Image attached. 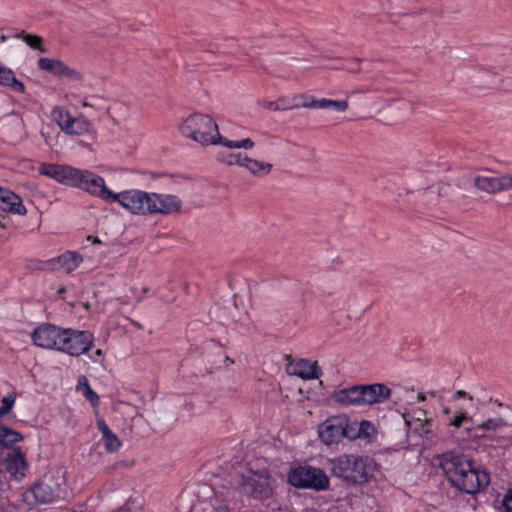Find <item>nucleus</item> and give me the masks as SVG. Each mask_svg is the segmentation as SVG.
I'll list each match as a JSON object with an SVG mask.
<instances>
[{"label": "nucleus", "instance_id": "obj_35", "mask_svg": "<svg viewBox=\"0 0 512 512\" xmlns=\"http://www.w3.org/2000/svg\"><path fill=\"white\" fill-rule=\"evenodd\" d=\"M23 435L12 428H7L5 434H2L0 444L6 448H13V445L23 440Z\"/></svg>", "mask_w": 512, "mask_h": 512}, {"label": "nucleus", "instance_id": "obj_37", "mask_svg": "<svg viewBox=\"0 0 512 512\" xmlns=\"http://www.w3.org/2000/svg\"><path fill=\"white\" fill-rule=\"evenodd\" d=\"M242 153H230L226 151H220L217 154V160L219 162L225 163L227 165H238L241 166V162L243 159Z\"/></svg>", "mask_w": 512, "mask_h": 512}, {"label": "nucleus", "instance_id": "obj_16", "mask_svg": "<svg viewBox=\"0 0 512 512\" xmlns=\"http://www.w3.org/2000/svg\"><path fill=\"white\" fill-rule=\"evenodd\" d=\"M362 406L381 404L390 399L391 389L383 383L362 384Z\"/></svg>", "mask_w": 512, "mask_h": 512}, {"label": "nucleus", "instance_id": "obj_50", "mask_svg": "<svg viewBox=\"0 0 512 512\" xmlns=\"http://www.w3.org/2000/svg\"><path fill=\"white\" fill-rule=\"evenodd\" d=\"M421 416L426 417V411H424V410H419V411H418V414H417V417H420V418H421Z\"/></svg>", "mask_w": 512, "mask_h": 512}, {"label": "nucleus", "instance_id": "obj_58", "mask_svg": "<svg viewBox=\"0 0 512 512\" xmlns=\"http://www.w3.org/2000/svg\"><path fill=\"white\" fill-rule=\"evenodd\" d=\"M226 361L230 362V363H233V360H231L229 357H226Z\"/></svg>", "mask_w": 512, "mask_h": 512}, {"label": "nucleus", "instance_id": "obj_6", "mask_svg": "<svg viewBox=\"0 0 512 512\" xmlns=\"http://www.w3.org/2000/svg\"><path fill=\"white\" fill-rule=\"evenodd\" d=\"M57 351L70 356H80L94 346V335L87 330L63 328Z\"/></svg>", "mask_w": 512, "mask_h": 512}, {"label": "nucleus", "instance_id": "obj_52", "mask_svg": "<svg viewBox=\"0 0 512 512\" xmlns=\"http://www.w3.org/2000/svg\"><path fill=\"white\" fill-rule=\"evenodd\" d=\"M7 38H8V37H7L6 35L2 34V35L0 36V41H1V42H5V41L7 40Z\"/></svg>", "mask_w": 512, "mask_h": 512}, {"label": "nucleus", "instance_id": "obj_53", "mask_svg": "<svg viewBox=\"0 0 512 512\" xmlns=\"http://www.w3.org/2000/svg\"><path fill=\"white\" fill-rule=\"evenodd\" d=\"M443 413L448 415L450 413V409L448 407L444 408Z\"/></svg>", "mask_w": 512, "mask_h": 512}, {"label": "nucleus", "instance_id": "obj_34", "mask_svg": "<svg viewBox=\"0 0 512 512\" xmlns=\"http://www.w3.org/2000/svg\"><path fill=\"white\" fill-rule=\"evenodd\" d=\"M217 140L220 141L219 144H221L227 148H230V149L244 148V149L248 150V149H251L254 147V142L250 138H245V139H242L239 141H233V140H228V139L222 137L221 135H218Z\"/></svg>", "mask_w": 512, "mask_h": 512}, {"label": "nucleus", "instance_id": "obj_38", "mask_svg": "<svg viewBox=\"0 0 512 512\" xmlns=\"http://www.w3.org/2000/svg\"><path fill=\"white\" fill-rule=\"evenodd\" d=\"M472 422L473 418L469 416L463 409H459L456 411V415L449 420L448 426L459 429L463 424Z\"/></svg>", "mask_w": 512, "mask_h": 512}, {"label": "nucleus", "instance_id": "obj_47", "mask_svg": "<svg viewBox=\"0 0 512 512\" xmlns=\"http://www.w3.org/2000/svg\"><path fill=\"white\" fill-rule=\"evenodd\" d=\"M160 177L166 178L169 181H173L175 176L174 175H168V174H161Z\"/></svg>", "mask_w": 512, "mask_h": 512}, {"label": "nucleus", "instance_id": "obj_1", "mask_svg": "<svg viewBox=\"0 0 512 512\" xmlns=\"http://www.w3.org/2000/svg\"><path fill=\"white\" fill-rule=\"evenodd\" d=\"M332 476L340 478L349 485H364L371 481L378 468L377 462L370 456L343 454L330 462Z\"/></svg>", "mask_w": 512, "mask_h": 512}, {"label": "nucleus", "instance_id": "obj_60", "mask_svg": "<svg viewBox=\"0 0 512 512\" xmlns=\"http://www.w3.org/2000/svg\"><path fill=\"white\" fill-rule=\"evenodd\" d=\"M485 432H486V431H478L477 433H478V434H484V435H485Z\"/></svg>", "mask_w": 512, "mask_h": 512}, {"label": "nucleus", "instance_id": "obj_9", "mask_svg": "<svg viewBox=\"0 0 512 512\" xmlns=\"http://www.w3.org/2000/svg\"><path fill=\"white\" fill-rule=\"evenodd\" d=\"M76 183L72 186L80 188L91 195L97 196L106 202L111 203L114 192L110 191L106 185L104 178L87 170H80L76 176Z\"/></svg>", "mask_w": 512, "mask_h": 512}, {"label": "nucleus", "instance_id": "obj_4", "mask_svg": "<svg viewBox=\"0 0 512 512\" xmlns=\"http://www.w3.org/2000/svg\"><path fill=\"white\" fill-rule=\"evenodd\" d=\"M287 482L297 489L325 491L329 489L330 480L324 470L311 465L291 467L287 474Z\"/></svg>", "mask_w": 512, "mask_h": 512}, {"label": "nucleus", "instance_id": "obj_56", "mask_svg": "<svg viewBox=\"0 0 512 512\" xmlns=\"http://www.w3.org/2000/svg\"><path fill=\"white\" fill-rule=\"evenodd\" d=\"M495 403H496L499 407H502V406H503V404H502V403H500V402H499V401H497V400L495 401Z\"/></svg>", "mask_w": 512, "mask_h": 512}, {"label": "nucleus", "instance_id": "obj_19", "mask_svg": "<svg viewBox=\"0 0 512 512\" xmlns=\"http://www.w3.org/2000/svg\"><path fill=\"white\" fill-rule=\"evenodd\" d=\"M0 209L3 212H10L18 215H25L27 213L21 197L2 186H0Z\"/></svg>", "mask_w": 512, "mask_h": 512}, {"label": "nucleus", "instance_id": "obj_5", "mask_svg": "<svg viewBox=\"0 0 512 512\" xmlns=\"http://www.w3.org/2000/svg\"><path fill=\"white\" fill-rule=\"evenodd\" d=\"M475 464L469 455L456 451H447L439 456V466L451 485L457 489L468 474L469 468H473Z\"/></svg>", "mask_w": 512, "mask_h": 512}, {"label": "nucleus", "instance_id": "obj_31", "mask_svg": "<svg viewBox=\"0 0 512 512\" xmlns=\"http://www.w3.org/2000/svg\"><path fill=\"white\" fill-rule=\"evenodd\" d=\"M37 64L40 70L49 72L50 74L59 77V72L62 69L64 62L58 59L42 57L38 59Z\"/></svg>", "mask_w": 512, "mask_h": 512}, {"label": "nucleus", "instance_id": "obj_59", "mask_svg": "<svg viewBox=\"0 0 512 512\" xmlns=\"http://www.w3.org/2000/svg\"><path fill=\"white\" fill-rule=\"evenodd\" d=\"M446 187H448V185H446ZM445 188V186H443L442 188H440L439 190V193L441 194V192L443 191V189Z\"/></svg>", "mask_w": 512, "mask_h": 512}, {"label": "nucleus", "instance_id": "obj_57", "mask_svg": "<svg viewBox=\"0 0 512 512\" xmlns=\"http://www.w3.org/2000/svg\"><path fill=\"white\" fill-rule=\"evenodd\" d=\"M495 403H496L499 407H502V406H503V404H502V403H500V402H499V401H497V400L495 401Z\"/></svg>", "mask_w": 512, "mask_h": 512}, {"label": "nucleus", "instance_id": "obj_13", "mask_svg": "<svg viewBox=\"0 0 512 512\" xmlns=\"http://www.w3.org/2000/svg\"><path fill=\"white\" fill-rule=\"evenodd\" d=\"M39 173L64 185L72 186L76 183L79 169L67 165L44 163L40 166Z\"/></svg>", "mask_w": 512, "mask_h": 512}, {"label": "nucleus", "instance_id": "obj_14", "mask_svg": "<svg viewBox=\"0 0 512 512\" xmlns=\"http://www.w3.org/2000/svg\"><path fill=\"white\" fill-rule=\"evenodd\" d=\"M320 441L327 445L338 444L342 440V417L326 419L317 428Z\"/></svg>", "mask_w": 512, "mask_h": 512}, {"label": "nucleus", "instance_id": "obj_51", "mask_svg": "<svg viewBox=\"0 0 512 512\" xmlns=\"http://www.w3.org/2000/svg\"><path fill=\"white\" fill-rule=\"evenodd\" d=\"M426 399L425 395L423 393H419L418 394V400L419 401H424Z\"/></svg>", "mask_w": 512, "mask_h": 512}, {"label": "nucleus", "instance_id": "obj_25", "mask_svg": "<svg viewBox=\"0 0 512 512\" xmlns=\"http://www.w3.org/2000/svg\"><path fill=\"white\" fill-rule=\"evenodd\" d=\"M302 107L313 109H334L339 112H344L348 108L347 100H331L322 98L319 100H311L310 102H302Z\"/></svg>", "mask_w": 512, "mask_h": 512}, {"label": "nucleus", "instance_id": "obj_22", "mask_svg": "<svg viewBox=\"0 0 512 512\" xmlns=\"http://www.w3.org/2000/svg\"><path fill=\"white\" fill-rule=\"evenodd\" d=\"M291 374L302 379H318L322 375V370L316 361L312 362L308 359H299L293 365Z\"/></svg>", "mask_w": 512, "mask_h": 512}, {"label": "nucleus", "instance_id": "obj_28", "mask_svg": "<svg viewBox=\"0 0 512 512\" xmlns=\"http://www.w3.org/2000/svg\"><path fill=\"white\" fill-rule=\"evenodd\" d=\"M12 37L22 39L31 49L38 50L42 53L47 51L46 47L44 46V40L41 36L20 31L13 34Z\"/></svg>", "mask_w": 512, "mask_h": 512}, {"label": "nucleus", "instance_id": "obj_30", "mask_svg": "<svg viewBox=\"0 0 512 512\" xmlns=\"http://www.w3.org/2000/svg\"><path fill=\"white\" fill-rule=\"evenodd\" d=\"M358 433L359 440H363L365 443H372L377 438V429L375 425L368 420L358 422Z\"/></svg>", "mask_w": 512, "mask_h": 512}, {"label": "nucleus", "instance_id": "obj_55", "mask_svg": "<svg viewBox=\"0 0 512 512\" xmlns=\"http://www.w3.org/2000/svg\"><path fill=\"white\" fill-rule=\"evenodd\" d=\"M0 217H1L2 219H5V217H4L3 215H0ZM0 227H5V224H4V223H2V221H1V220H0Z\"/></svg>", "mask_w": 512, "mask_h": 512}, {"label": "nucleus", "instance_id": "obj_42", "mask_svg": "<svg viewBox=\"0 0 512 512\" xmlns=\"http://www.w3.org/2000/svg\"><path fill=\"white\" fill-rule=\"evenodd\" d=\"M363 61L361 58H353L345 61V63L341 64L338 68L344 69L346 71L352 73H358L360 69V63Z\"/></svg>", "mask_w": 512, "mask_h": 512}, {"label": "nucleus", "instance_id": "obj_24", "mask_svg": "<svg viewBox=\"0 0 512 512\" xmlns=\"http://www.w3.org/2000/svg\"><path fill=\"white\" fill-rule=\"evenodd\" d=\"M0 85L9 87L14 92L25 93L26 91L25 84L16 78L14 71L8 67L3 66L1 63Z\"/></svg>", "mask_w": 512, "mask_h": 512}, {"label": "nucleus", "instance_id": "obj_26", "mask_svg": "<svg viewBox=\"0 0 512 512\" xmlns=\"http://www.w3.org/2000/svg\"><path fill=\"white\" fill-rule=\"evenodd\" d=\"M241 167H245L254 176L263 177L270 173L272 170V164L252 159L247 155L243 156Z\"/></svg>", "mask_w": 512, "mask_h": 512}, {"label": "nucleus", "instance_id": "obj_40", "mask_svg": "<svg viewBox=\"0 0 512 512\" xmlns=\"http://www.w3.org/2000/svg\"><path fill=\"white\" fill-rule=\"evenodd\" d=\"M275 102L277 105V111L294 109V108H298L300 106L302 107V103L296 102V98L290 100L288 98L282 97V98L277 99Z\"/></svg>", "mask_w": 512, "mask_h": 512}, {"label": "nucleus", "instance_id": "obj_7", "mask_svg": "<svg viewBox=\"0 0 512 512\" xmlns=\"http://www.w3.org/2000/svg\"><path fill=\"white\" fill-rule=\"evenodd\" d=\"M272 478L269 474L262 472H251L242 475L239 481L241 492L256 500L269 499L273 494L271 486Z\"/></svg>", "mask_w": 512, "mask_h": 512}, {"label": "nucleus", "instance_id": "obj_49", "mask_svg": "<svg viewBox=\"0 0 512 512\" xmlns=\"http://www.w3.org/2000/svg\"><path fill=\"white\" fill-rule=\"evenodd\" d=\"M368 90H353L350 92L349 96H353L355 94H358V93H365L367 92Z\"/></svg>", "mask_w": 512, "mask_h": 512}, {"label": "nucleus", "instance_id": "obj_43", "mask_svg": "<svg viewBox=\"0 0 512 512\" xmlns=\"http://www.w3.org/2000/svg\"><path fill=\"white\" fill-rule=\"evenodd\" d=\"M497 183H498L497 184L498 192L503 191V190L512 189L511 175H504V176L497 177Z\"/></svg>", "mask_w": 512, "mask_h": 512}, {"label": "nucleus", "instance_id": "obj_29", "mask_svg": "<svg viewBox=\"0 0 512 512\" xmlns=\"http://www.w3.org/2000/svg\"><path fill=\"white\" fill-rule=\"evenodd\" d=\"M90 123L84 117H71L70 122L65 124V133L71 135H83L88 132Z\"/></svg>", "mask_w": 512, "mask_h": 512}, {"label": "nucleus", "instance_id": "obj_45", "mask_svg": "<svg viewBox=\"0 0 512 512\" xmlns=\"http://www.w3.org/2000/svg\"><path fill=\"white\" fill-rule=\"evenodd\" d=\"M462 398H467L469 399L471 402H473V397L468 394L466 391L464 390H457L454 394H453V400H458V399H462Z\"/></svg>", "mask_w": 512, "mask_h": 512}, {"label": "nucleus", "instance_id": "obj_48", "mask_svg": "<svg viewBox=\"0 0 512 512\" xmlns=\"http://www.w3.org/2000/svg\"><path fill=\"white\" fill-rule=\"evenodd\" d=\"M87 239L89 241H92L93 243H100V240L98 239V237H94L92 235H89Z\"/></svg>", "mask_w": 512, "mask_h": 512}, {"label": "nucleus", "instance_id": "obj_12", "mask_svg": "<svg viewBox=\"0 0 512 512\" xmlns=\"http://www.w3.org/2000/svg\"><path fill=\"white\" fill-rule=\"evenodd\" d=\"M489 483V473L481 465L475 464L473 468H469L468 474L463 479V482H461L458 490L474 495L486 488Z\"/></svg>", "mask_w": 512, "mask_h": 512}, {"label": "nucleus", "instance_id": "obj_21", "mask_svg": "<svg viewBox=\"0 0 512 512\" xmlns=\"http://www.w3.org/2000/svg\"><path fill=\"white\" fill-rule=\"evenodd\" d=\"M403 417L409 431H412L427 440L433 439L432 419H428L426 417L424 419L420 417H412L410 419L409 414L403 415Z\"/></svg>", "mask_w": 512, "mask_h": 512}, {"label": "nucleus", "instance_id": "obj_2", "mask_svg": "<svg viewBox=\"0 0 512 512\" xmlns=\"http://www.w3.org/2000/svg\"><path fill=\"white\" fill-rule=\"evenodd\" d=\"M181 133L202 145L219 144L218 125L208 115L194 113L188 116L180 126Z\"/></svg>", "mask_w": 512, "mask_h": 512}, {"label": "nucleus", "instance_id": "obj_20", "mask_svg": "<svg viewBox=\"0 0 512 512\" xmlns=\"http://www.w3.org/2000/svg\"><path fill=\"white\" fill-rule=\"evenodd\" d=\"M7 471L13 476H24L28 467L25 454L20 447H13L6 460Z\"/></svg>", "mask_w": 512, "mask_h": 512}, {"label": "nucleus", "instance_id": "obj_44", "mask_svg": "<svg viewBox=\"0 0 512 512\" xmlns=\"http://www.w3.org/2000/svg\"><path fill=\"white\" fill-rule=\"evenodd\" d=\"M503 507L506 512H512V488H510L503 499Z\"/></svg>", "mask_w": 512, "mask_h": 512}, {"label": "nucleus", "instance_id": "obj_18", "mask_svg": "<svg viewBox=\"0 0 512 512\" xmlns=\"http://www.w3.org/2000/svg\"><path fill=\"white\" fill-rule=\"evenodd\" d=\"M506 425L507 423L503 418H489L479 425L466 428V436L459 437L456 436L454 432H451V434L457 441L474 440L484 437V434H478V431H496Z\"/></svg>", "mask_w": 512, "mask_h": 512}, {"label": "nucleus", "instance_id": "obj_41", "mask_svg": "<svg viewBox=\"0 0 512 512\" xmlns=\"http://www.w3.org/2000/svg\"><path fill=\"white\" fill-rule=\"evenodd\" d=\"M15 398L16 397L14 394H9L2 398V405L0 406V418H3L12 410L15 403Z\"/></svg>", "mask_w": 512, "mask_h": 512}, {"label": "nucleus", "instance_id": "obj_46", "mask_svg": "<svg viewBox=\"0 0 512 512\" xmlns=\"http://www.w3.org/2000/svg\"><path fill=\"white\" fill-rule=\"evenodd\" d=\"M263 107L268 110L277 111V105L275 101L264 102Z\"/></svg>", "mask_w": 512, "mask_h": 512}, {"label": "nucleus", "instance_id": "obj_8", "mask_svg": "<svg viewBox=\"0 0 512 512\" xmlns=\"http://www.w3.org/2000/svg\"><path fill=\"white\" fill-rule=\"evenodd\" d=\"M152 199L151 193L132 189L114 193L111 203L118 202L133 214L147 215L152 211V207H147Z\"/></svg>", "mask_w": 512, "mask_h": 512}, {"label": "nucleus", "instance_id": "obj_33", "mask_svg": "<svg viewBox=\"0 0 512 512\" xmlns=\"http://www.w3.org/2000/svg\"><path fill=\"white\" fill-rule=\"evenodd\" d=\"M347 438L350 441L359 439L358 422L349 421L347 417H342V439Z\"/></svg>", "mask_w": 512, "mask_h": 512}, {"label": "nucleus", "instance_id": "obj_36", "mask_svg": "<svg viewBox=\"0 0 512 512\" xmlns=\"http://www.w3.org/2000/svg\"><path fill=\"white\" fill-rule=\"evenodd\" d=\"M52 117L60 126L61 130L65 132V124L70 122L72 115L64 107H55L52 110Z\"/></svg>", "mask_w": 512, "mask_h": 512}, {"label": "nucleus", "instance_id": "obj_32", "mask_svg": "<svg viewBox=\"0 0 512 512\" xmlns=\"http://www.w3.org/2000/svg\"><path fill=\"white\" fill-rule=\"evenodd\" d=\"M497 177H485V176H477L474 179V185L481 191H485L487 193H497Z\"/></svg>", "mask_w": 512, "mask_h": 512}, {"label": "nucleus", "instance_id": "obj_3", "mask_svg": "<svg viewBox=\"0 0 512 512\" xmlns=\"http://www.w3.org/2000/svg\"><path fill=\"white\" fill-rule=\"evenodd\" d=\"M66 489L63 483H60L55 477H45L37 481L22 494V500L29 506L39 504H50L63 499Z\"/></svg>", "mask_w": 512, "mask_h": 512}, {"label": "nucleus", "instance_id": "obj_39", "mask_svg": "<svg viewBox=\"0 0 512 512\" xmlns=\"http://www.w3.org/2000/svg\"><path fill=\"white\" fill-rule=\"evenodd\" d=\"M59 73H60L59 77H67L70 80H74V81H82L84 79V76L80 71L69 67L65 63L63 64L62 69L60 70Z\"/></svg>", "mask_w": 512, "mask_h": 512}, {"label": "nucleus", "instance_id": "obj_27", "mask_svg": "<svg viewBox=\"0 0 512 512\" xmlns=\"http://www.w3.org/2000/svg\"><path fill=\"white\" fill-rule=\"evenodd\" d=\"M77 391L82 392L85 399L93 408H98L100 398L98 394L90 387L89 381L85 375H80L77 382Z\"/></svg>", "mask_w": 512, "mask_h": 512}, {"label": "nucleus", "instance_id": "obj_11", "mask_svg": "<svg viewBox=\"0 0 512 512\" xmlns=\"http://www.w3.org/2000/svg\"><path fill=\"white\" fill-rule=\"evenodd\" d=\"M82 261L83 257L78 252L67 251L62 255L47 261H37L35 268L42 271H54L62 269L65 273L68 274L74 271Z\"/></svg>", "mask_w": 512, "mask_h": 512}, {"label": "nucleus", "instance_id": "obj_15", "mask_svg": "<svg viewBox=\"0 0 512 512\" xmlns=\"http://www.w3.org/2000/svg\"><path fill=\"white\" fill-rule=\"evenodd\" d=\"M152 203L147 207H152L151 214L169 215L179 212L182 207V201L179 197L171 194L151 193Z\"/></svg>", "mask_w": 512, "mask_h": 512}, {"label": "nucleus", "instance_id": "obj_23", "mask_svg": "<svg viewBox=\"0 0 512 512\" xmlns=\"http://www.w3.org/2000/svg\"><path fill=\"white\" fill-rule=\"evenodd\" d=\"M96 425L102 433V440L107 453H114L121 447V441L118 436L108 427L103 418H97Z\"/></svg>", "mask_w": 512, "mask_h": 512}, {"label": "nucleus", "instance_id": "obj_10", "mask_svg": "<svg viewBox=\"0 0 512 512\" xmlns=\"http://www.w3.org/2000/svg\"><path fill=\"white\" fill-rule=\"evenodd\" d=\"M62 331V327L51 323H43L33 330L31 334L32 341L38 347L57 351Z\"/></svg>", "mask_w": 512, "mask_h": 512}, {"label": "nucleus", "instance_id": "obj_17", "mask_svg": "<svg viewBox=\"0 0 512 512\" xmlns=\"http://www.w3.org/2000/svg\"><path fill=\"white\" fill-rule=\"evenodd\" d=\"M362 384L335 390L332 399L342 406H362Z\"/></svg>", "mask_w": 512, "mask_h": 512}, {"label": "nucleus", "instance_id": "obj_54", "mask_svg": "<svg viewBox=\"0 0 512 512\" xmlns=\"http://www.w3.org/2000/svg\"><path fill=\"white\" fill-rule=\"evenodd\" d=\"M95 354L97 356H102V350H100V349L96 350Z\"/></svg>", "mask_w": 512, "mask_h": 512}]
</instances>
